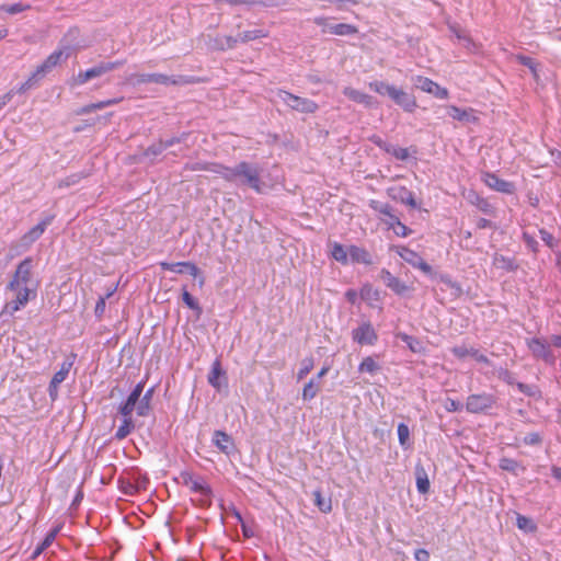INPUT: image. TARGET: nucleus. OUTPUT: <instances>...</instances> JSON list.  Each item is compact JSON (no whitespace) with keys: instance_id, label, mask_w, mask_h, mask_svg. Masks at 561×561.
<instances>
[{"instance_id":"f257e3e1","label":"nucleus","mask_w":561,"mask_h":561,"mask_svg":"<svg viewBox=\"0 0 561 561\" xmlns=\"http://www.w3.org/2000/svg\"><path fill=\"white\" fill-rule=\"evenodd\" d=\"M261 168L257 164L241 161L233 167L217 165L214 173L220 175L225 181L238 186H247L256 193H262Z\"/></svg>"},{"instance_id":"f03ea898","label":"nucleus","mask_w":561,"mask_h":561,"mask_svg":"<svg viewBox=\"0 0 561 561\" xmlns=\"http://www.w3.org/2000/svg\"><path fill=\"white\" fill-rule=\"evenodd\" d=\"M368 87L379 95L388 96L394 102V104L400 106L407 113H413L417 107L415 96L394 84H390L381 80H375L369 82Z\"/></svg>"},{"instance_id":"7ed1b4c3","label":"nucleus","mask_w":561,"mask_h":561,"mask_svg":"<svg viewBox=\"0 0 561 561\" xmlns=\"http://www.w3.org/2000/svg\"><path fill=\"white\" fill-rule=\"evenodd\" d=\"M69 57L68 53H65L62 49H57L53 51L32 73V76L23 82L16 92L24 93L27 90L34 88L38 80L44 78L48 72H50L57 65H59L62 60H66Z\"/></svg>"},{"instance_id":"20e7f679","label":"nucleus","mask_w":561,"mask_h":561,"mask_svg":"<svg viewBox=\"0 0 561 561\" xmlns=\"http://www.w3.org/2000/svg\"><path fill=\"white\" fill-rule=\"evenodd\" d=\"M33 268H34V260L31 256L25 257L22 260L13 275L10 282L7 284V288H36L38 286V283L34 279L33 276Z\"/></svg>"},{"instance_id":"39448f33","label":"nucleus","mask_w":561,"mask_h":561,"mask_svg":"<svg viewBox=\"0 0 561 561\" xmlns=\"http://www.w3.org/2000/svg\"><path fill=\"white\" fill-rule=\"evenodd\" d=\"M5 291L12 293V298L8 299L1 311L2 317H13L15 312L26 307L30 300L37 295L36 288H7Z\"/></svg>"},{"instance_id":"423d86ee","label":"nucleus","mask_w":561,"mask_h":561,"mask_svg":"<svg viewBox=\"0 0 561 561\" xmlns=\"http://www.w3.org/2000/svg\"><path fill=\"white\" fill-rule=\"evenodd\" d=\"M125 65V60H115V61H100L93 67L87 70H80L76 77L72 79V85H82L88 81L99 78L110 71L118 69Z\"/></svg>"},{"instance_id":"0eeeda50","label":"nucleus","mask_w":561,"mask_h":561,"mask_svg":"<svg viewBox=\"0 0 561 561\" xmlns=\"http://www.w3.org/2000/svg\"><path fill=\"white\" fill-rule=\"evenodd\" d=\"M136 83H157L162 85H186L197 82L194 77L191 76H167L163 73H141L136 75Z\"/></svg>"},{"instance_id":"6e6552de","label":"nucleus","mask_w":561,"mask_h":561,"mask_svg":"<svg viewBox=\"0 0 561 561\" xmlns=\"http://www.w3.org/2000/svg\"><path fill=\"white\" fill-rule=\"evenodd\" d=\"M77 358V354L70 353L65 360L60 364V368L56 371L48 385V396L49 399L54 402L59 397V386L67 379L75 362Z\"/></svg>"},{"instance_id":"1a4fd4ad","label":"nucleus","mask_w":561,"mask_h":561,"mask_svg":"<svg viewBox=\"0 0 561 561\" xmlns=\"http://www.w3.org/2000/svg\"><path fill=\"white\" fill-rule=\"evenodd\" d=\"M496 404V397L492 393H472L466 400V410L471 414L486 413Z\"/></svg>"},{"instance_id":"9d476101","label":"nucleus","mask_w":561,"mask_h":561,"mask_svg":"<svg viewBox=\"0 0 561 561\" xmlns=\"http://www.w3.org/2000/svg\"><path fill=\"white\" fill-rule=\"evenodd\" d=\"M277 95L287 106L300 113H314L318 110V104L310 99L295 95L285 90H279Z\"/></svg>"},{"instance_id":"9b49d317","label":"nucleus","mask_w":561,"mask_h":561,"mask_svg":"<svg viewBox=\"0 0 561 561\" xmlns=\"http://www.w3.org/2000/svg\"><path fill=\"white\" fill-rule=\"evenodd\" d=\"M352 339L359 345H374L378 340V334L371 323L365 321L352 330Z\"/></svg>"},{"instance_id":"f8f14e48","label":"nucleus","mask_w":561,"mask_h":561,"mask_svg":"<svg viewBox=\"0 0 561 561\" xmlns=\"http://www.w3.org/2000/svg\"><path fill=\"white\" fill-rule=\"evenodd\" d=\"M482 181L488 187H490L493 191L504 194H513L515 192L514 183L500 179L495 173L483 172Z\"/></svg>"},{"instance_id":"ddd939ff","label":"nucleus","mask_w":561,"mask_h":561,"mask_svg":"<svg viewBox=\"0 0 561 561\" xmlns=\"http://www.w3.org/2000/svg\"><path fill=\"white\" fill-rule=\"evenodd\" d=\"M527 346L536 358H540L548 364L554 363V356L550 351V345L543 340L533 337L527 340Z\"/></svg>"},{"instance_id":"4468645a","label":"nucleus","mask_w":561,"mask_h":561,"mask_svg":"<svg viewBox=\"0 0 561 561\" xmlns=\"http://www.w3.org/2000/svg\"><path fill=\"white\" fill-rule=\"evenodd\" d=\"M415 87L423 92L433 94L437 99H447L448 90L444 87H440L438 83L434 82L430 78L417 76L414 79Z\"/></svg>"},{"instance_id":"2eb2a0df","label":"nucleus","mask_w":561,"mask_h":561,"mask_svg":"<svg viewBox=\"0 0 561 561\" xmlns=\"http://www.w3.org/2000/svg\"><path fill=\"white\" fill-rule=\"evenodd\" d=\"M54 216L49 215L42 219L36 226L25 232L21 238V244L30 248L45 232L46 228L53 222Z\"/></svg>"},{"instance_id":"dca6fc26","label":"nucleus","mask_w":561,"mask_h":561,"mask_svg":"<svg viewBox=\"0 0 561 561\" xmlns=\"http://www.w3.org/2000/svg\"><path fill=\"white\" fill-rule=\"evenodd\" d=\"M188 488L192 492L201 494L202 497L198 501L201 507L211 505L213 490L203 477L197 476Z\"/></svg>"},{"instance_id":"f3484780","label":"nucleus","mask_w":561,"mask_h":561,"mask_svg":"<svg viewBox=\"0 0 561 561\" xmlns=\"http://www.w3.org/2000/svg\"><path fill=\"white\" fill-rule=\"evenodd\" d=\"M213 444L225 455L230 456L236 450V445L231 435L217 430L213 434Z\"/></svg>"},{"instance_id":"a211bd4d","label":"nucleus","mask_w":561,"mask_h":561,"mask_svg":"<svg viewBox=\"0 0 561 561\" xmlns=\"http://www.w3.org/2000/svg\"><path fill=\"white\" fill-rule=\"evenodd\" d=\"M380 280L397 295H404L409 290V286L393 276L388 270L382 268L379 273Z\"/></svg>"},{"instance_id":"6ab92c4d","label":"nucleus","mask_w":561,"mask_h":561,"mask_svg":"<svg viewBox=\"0 0 561 561\" xmlns=\"http://www.w3.org/2000/svg\"><path fill=\"white\" fill-rule=\"evenodd\" d=\"M238 44V38L227 35L208 36L207 46L211 50L225 51L233 49Z\"/></svg>"},{"instance_id":"aec40b11","label":"nucleus","mask_w":561,"mask_h":561,"mask_svg":"<svg viewBox=\"0 0 561 561\" xmlns=\"http://www.w3.org/2000/svg\"><path fill=\"white\" fill-rule=\"evenodd\" d=\"M160 266L164 271H172L179 274L188 273L193 277H197L199 274V268L196 264L188 261L176 263L161 262Z\"/></svg>"},{"instance_id":"412c9836","label":"nucleus","mask_w":561,"mask_h":561,"mask_svg":"<svg viewBox=\"0 0 561 561\" xmlns=\"http://www.w3.org/2000/svg\"><path fill=\"white\" fill-rule=\"evenodd\" d=\"M466 199L473 206H476L480 211L488 216L495 215V207L489 203V201L481 195H479L476 191H469L466 195Z\"/></svg>"},{"instance_id":"4be33fe9","label":"nucleus","mask_w":561,"mask_h":561,"mask_svg":"<svg viewBox=\"0 0 561 561\" xmlns=\"http://www.w3.org/2000/svg\"><path fill=\"white\" fill-rule=\"evenodd\" d=\"M447 114L453 119L462 123H476L478 122V117L474 115V111L472 108H461L456 105H447L446 106Z\"/></svg>"},{"instance_id":"5701e85b","label":"nucleus","mask_w":561,"mask_h":561,"mask_svg":"<svg viewBox=\"0 0 561 561\" xmlns=\"http://www.w3.org/2000/svg\"><path fill=\"white\" fill-rule=\"evenodd\" d=\"M343 94L347 96L353 102H356L358 104H363L365 107L370 108L375 106V100L371 95L364 93L359 90H356L351 87H346L343 90Z\"/></svg>"},{"instance_id":"b1692460","label":"nucleus","mask_w":561,"mask_h":561,"mask_svg":"<svg viewBox=\"0 0 561 561\" xmlns=\"http://www.w3.org/2000/svg\"><path fill=\"white\" fill-rule=\"evenodd\" d=\"M348 255L353 263H362L365 265L374 264L371 254L362 247L351 245L348 248Z\"/></svg>"},{"instance_id":"393cba45","label":"nucleus","mask_w":561,"mask_h":561,"mask_svg":"<svg viewBox=\"0 0 561 561\" xmlns=\"http://www.w3.org/2000/svg\"><path fill=\"white\" fill-rule=\"evenodd\" d=\"M154 393V388H149L138 400L136 404V412L139 416H148L151 411V400Z\"/></svg>"},{"instance_id":"a878e982","label":"nucleus","mask_w":561,"mask_h":561,"mask_svg":"<svg viewBox=\"0 0 561 561\" xmlns=\"http://www.w3.org/2000/svg\"><path fill=\"white\" fill-rule=\"evenodd\" d=\"M164 151L163 145L161 144V139L157 142H153L148 148H146L139 156L138 161L145 162L149 161L153 163L156 158L160 156Z\"/></svg>"},{"instance_id":"bb28decb","label":"nucleus","mask_w":561,"mask_h":561,"mask_svg":"<svg viewBox=\"0 0 561 561\" xmlns=\"http://www.w3.org/2000/svg\"><path fill=\"white\" fill-rule=\"evenodd\" d=\"M394 251L403 261L413 267L423 259L419 253L403 245L394 247Z\"/></svg>"},{"instance_id":"cd10ccee","label":"nucleus","mask_w":561,"mask_h":561,"mask_svg":"<svg viewBox=\"0 0 561 561\" xmlns=\"http://www.w3.org/2000/svg\"><path fill=\"white\" fill-rule=\"evenodd\" d=\"M133 483H129L130 490L125 491V494L133 495L139 490H146L149 483V479L146 474H142L139 470L131 474Z\"/></svg>"},{"instance_id":"c85d7f7f","label":"nucleus","mask_w":561,"mask_h":561,"mask_svg":"<svg viewBox=\"0 0 561 561\" xmlns=\"http://www.w3.org/2000/svg\"><path fill=\"white\" fill-rule=\"evenodd\" d=\"M225 375H226V373L221 368L220 360L216 359L213 363L211 369L207 377L208 383L216 390H220L221 383L219 381V377H221V376L225 377Z\"/></svg>"},{"instance_id":"c756f323","label":"nucleus","mask_w":561,"mask_h":561,"mask_svg":"<svg viewBox=\"0 0 561 561\" xmlns=\"http://www.w3.org/2000/svg\"><path fill=\"white\" fill-rule=\"evenodd\" d=\"M61 529V526L58 525L54 528H51L43 539V541L35 548L33 552V558H36L41 553H43L56 539L57 535L59 534Z\"/></svg>"},{"instance_id":"7c9ffc66","label":"nucleus","mask_w":561,"mask_h":561,"mask_svg":"<svg viewBox=\"0 0 561 561\" xmlns=\"http://www.w3.org/2000/svg\"><path fill=\"white\" fill-rule=\"evenodd\" d=\"M397 337L404 342L408 348L413 353H423L425 351L423 343L415 336L399 332L397 333Z\"/></svg>"},{"instance_id":"2f4dec72","label":"nucleus","mask_w":561,"mask_h":561,"mask_svg":"<svg viewBox=\"0 0 561 561\" xmlns=\"http://www.w3.org/2000/svg\"><path fill=\"white\" fill-rule=\"evenodd\" d=\"M493 265L496 268L505 270L507 272H513L518 267L513 257H508L499 253H495L493 256Z\"/></svg>"},{"instance_id":"473e14b6","label":"nucleus","mask_w":561,"mask_h":561,"mask_svg":"<svg viewBox=\"0 0 561 561\" xmlns=\"http://www.w3.org/2000/svg\"><path fill=\"white\" fill-rule=\"evenodd\" d=\"M268 36V32L264 28H255L251 31H244L238 34V43H248L254 39L264 38Z\"/></svg>"},{"instance_id":"72a5a7b5","label":"nucleus","mask_w":561,"mask_h":561,"mask_svg":"<svg viewBox=\"0 0 561 561\" xmlns=\"http://www.w3.org/2000/svg\"><path fill=\"white\" fill-rule=\"evenodd\" d=\"M328 32L334 35L348 36L358 32L357 27L347 23L332 24L328 27Z\"/></svg>"},{"instance_id":"f704fd0d","label":"nucleus","mask_w":561,"mask_h":561,"mask_svg":"<svg viewBox=\"0 0 561 561\" xmlns=\"http://www.w3.org/2000/svg\"><path fill=\"white\" fill-rule=\"evenodd\" d=\"M378 370H380V366L371 356L365 357L358 365V371L362 374L375 375Z\"/></svg>"},{"instance_id":"c9c22d12","label":"nucleus","mask_w":561,"mask_h":561,"mask_svg":"<svg viewBox=\"0 0 561 561\" xmlns=\"http://www.w3.org/2000/svg\"><path fill=\"white\" fill-rule=\"evenodd\" d=\"M320 385L314 378L310 379L302 389V400L310 401L312 400L319 392Z\"/></svg>"},{"instance_id":"e433bc0d","label":"nucleus","mask_w":561,"mask_h":561,"mask_svg":"<svg viewBox=\"0 0 561 561\" xmlns=\"http://www.w3.org/2000/svg\"><path fill=\"white\" fill-rule=\"evenodd\" d=\"M499 467L504 470L517 474L519 469L525 470V468L515 459L503 457L499 461Z\"/></svg>"},{"instance_id":"4c0bfd02","label":"nucleus","mask_w":561,"mask_h":561,"mask_svg":"<svg viewBox=\"0 0 561 561\" xmlns=\"http://www.w3.org/2000/svg\"><path fill=\"white\" fill-rule=\"evenodd\" d=\"M430 480L424 469L416 470V489L419 493L426 494L430 491Z\"/></svg>"},{"instance_id":"58836bf2","label":"nucleus","mask_w":561,"mask_h":561,"mask_svg":"<svg viewBox=\"0 0 561 561\" xmlns=\"http://www.w3.org/2000/svg\"><path fill=\"white\" fill-rule=\"evenodd\" d=\"M134 428L135 425L131 417H127V420L123 419L122 424L118 426L115 433V438L118 440L126 438L133 432Z\"/></svg>"},{"instance_id":"ea45409f","label":"nucleus","mask_w":561,"mask_h":561,"mask_svg":"<svg viewBox=\"0 0 561 561\" xmlns=\"http://www.w3.org/2000/svg\"><path fill=\"white\" fill-rule=\"evenodd\" d=\"M332 257L341 264L347 263L348 249L346 250L342 244L334 242L331 250Z\"/></svg>"},{"instance_id":"a19ab883","label":"nucleus","mask_w":561,"mask_h":561,"mask_svg":"<svg viewBox=\"0 0 561 561\" xmlns=\"http://www.w3.org/2000/svg\"><path fill=\"white\" fill-rule=\"evenodd\" d=\"M30 8H31L30 4H26L23 2H18V3H12V4H2L0 7V10L7 12L8 14L13 15V14L24 12V11L28 10Z\"/></svg>"},{"instance_id":"79ce46f5","label":"nucleus","mask_w":561,"mask_h":561,"mask_svg":"<svg viewBox=\"0 0 561 561\" xmlns=\"http://www.w3.org/2000/svg\"><path fill=\"white\" fill-rule=\"evenodd\" d=\"M314 503L318 508L323 513H329L332 510L331 500H325L320 490L313 492Z\"/></svg>"},{"instance_id":"37998d69","label":"nucleus","mask_w":561,"mask_h":561,"mask_svg":"<svg viewBox=\"0 0 561 561\" xmlns=\"http://www.w3.org/2000/svg\"><path fill=\"white\" fill-rule=\"evenodd\" d=\"M314 366V362L312 357H306L300 363V368L297 373V379L301 380L304 379L312 369Z\"/></svg>"},{"instance_id":"c03bdc74","label":"nucleus","mask_w":561,"mask_h":561,"mask_svg":"<svg viewBox=\"0 0 561 561\" xmlns=\"http://www.w3.org/2000/svg\"><path fill=\"white\" fill-rule=\"evenodd\" d=\"M398 439L401 447H409L410 430L405 423H399L398 425Z\"/></svg>"},{"instance_id":"a18cd8bd","label":"nucleus","mask_w":561,"mask_h":561,"mask_svg":"<svg viewBox=\"0 0 561 561\" xmlns=\"http://www.w3.org/2000/svg\"><path fill=\"white\" fill-rule=\"evenodd\" d=\"M220 163H208V162H193L185 165L186 170L191 171H209L214 173V169Z\"/></svg>"},{"instance_id":"49530a36","label":"nucleus","mask_w":561,"mask_h":561,"mask_svg":"<svg viewBox=\"0 0 561 561\" xmlns=\"http://www.w3.org/2000/svg\"><path fill=\"white\" fill-rule=\"evenodd\" d=\"M182 300L183 302L192 310L196 311L197 313L202 312V308L197 300L186 290V288H183L182 293Z\"/></svg>"},{"instance_id":"de8ad7c7","label":"nucleus","mask_w":561,"mask_h":561,"mask_svg":"<svg viewBox=\"0 0 561 561\" xmlns=\"http://www.w3.org/2000/svg\"><path fill=\"white\" fill-rule=\"evenodd\" d=\"M136 404V401L127 398L126 401L119 405L118 412L127 420V417H131L133 411L137 408Z\"/></svg>"},{"instance_id":"09e8293b","label":"nucleus","mask_w":561,"mask_h":561,"mask_svg":"<svg viewBox=\"0 0 561 561\" xmlns=\"http://www.w3.org/2000/svg\"><path fill=\"white\" fill-rule=\"evenodd\" d=\"M495 375L497 376L499 379L503 380L507 385L515 386V383L517 382L513 373H511L506 368H503V367L496 368Z\"/></svg>"},{"instance_id":"8fccbe9b","label":"nucleus","mask_w":561,"mask_h":561,"mask_svg":"<svg viewBox=\"0 0 561 561\" xmlns=\"http://www.w3.org/2000/svg\"><path fill=\"white\" fill-rule=\"evenodd\" d=\"M387 153L392 154L396 159L404 161L409 158V151L407 148L397 147L393 145H389Z\"/></svg>"},{"instance_id":"3c124183","label":"nucleus","mask_w":561,"mask_h":561,"mask_svg":"<svg viewBox=\"0 0 561 561\" xmlns=\"http://www.w3.org/2000/svg\"><path fill=\"white\" fill-rule=\"evenodd\" d=\"M369 206L377 213L381 214V215H385V216H389L391 213H392V207L391 205L387 204V203H380L378 201H370V204Z\"/></svg>"},{"instance_id":"603ef678","label":"nucleus","mask_w":561,"mask_h":561,"mask_svg":"<svg viewBox=\"0 0 561 561\" xmlns=\"http://www.w3.org/2000/svg\"><path fill=\"white\" fill-rule=\"evenodd\" d=\"M516 58L520 65L529 68V70L533 72V75L535 77H537V64L531 57L518 55Z\"/></svg>"},{"instance_id":"864d4df0","label":"nucleus","mask_w":561,"mask_h":561,"mask_svg":"<svg viewBox=\"0 0 561 561\" xmlns=\"http://www.w3.org/2000/svg\"><path fill=\"white\" fill-rule=\"evenodd\" d=\"M188 135H190L188 133H182L180 136H174L167 140L161 139V144L163 145V148L165 150L176 144L185 141L187 139Z\"/></svg>"},{"instance_id":"5fc2aeb1","label":"nucleus","mask_w":561,"mask_h":561,"mask_svg":"<svg viewBox=\"0 0 561 561\" xmlns=\"http://www.w3.org/2000/svg\"><path fill=\"white\" fill-rule=\"evenodd\" d=\"M515 386L522 393H524L528 397H535L538 392L537 387L533 386V385L516 382Z\"/></svg>"},{"instance_id":"6e6d98bb","label":"nucleus","mask_w":561,"mask_h":561,"mask_svg":"<svg viewBox=\"0 0 561 561\" xmlns=\"http://www.w3.org/2000/svg\"><path fill=\"white\" fill-rule=\"evenodd\" d=\"M444 408L447 412H458L462 410L463 405L460 401L447 398L444 402Z\"/></svg>"},{"instance_id":"4d7b16f0","label":"nucleus","mask_w":561,"mask_h":561,"mask_svg":"<svg viewBox=\"0 0 561 561\" xmlns=\"http://www.w3.org/2000/svg\"><path fill=\"white\" fill-rule=\"evenodd\" d=\"M539 236L547 247L553 249L556 245H558V241H556L554 237L547 230L540 229Z\"/></svg>"},{"instance_id":"13d9d810","label":"nucleus","mask_w":561,"mask_h":561,"mask_svg":"<svg viewBox=\"0 0 561 561\" xmlns=\"http://www.w3.org/2000/svg\"><path fill=\"white\" fill-rule=\"evenodd\" d=\"M523 241L530 251L537 252L538 241L529 232L525 231L523 233Z\"/></svg>"},{"instance_id":"bf43d9fd","label":"nucleus","mask_w":561,"mask_h":561,"mask_svg":"<svg viewBox=\"0 0 561 561\" xmlns=\"http://www.w3.org/2000/svg\"><path fill=\"white\" fill-rule=\"evenodd\" d=\"M517 526H518V528L524 529V530H534L535 529V525L531 522V519H529L528 517L523 516V515L517 516Z\"/></svg>"},{"instance_id":"052dcab7","label":"nucleus","mask_w":561,"mask_h":561,"mask_svg":"<svg viewBox=\"0 0 561 561\" xmlns=\"http://www.w3.org/2000/svg\"><path fill=\"white\" fill-rule=\"evenodd\" d=\"M196 477L197 476L193 474L190 471H182L176 480L178 482H181L183 485L190 486Z\"/></svg>"},{"instance_id":"680f3d73","label":"nucleus","mask_w":561,"mask_h":561,"mask_svg":"<svg viewBox=\"0 0 561 561\" xmlns=\"http://www.w3.org/2000/svg\"><path fill=\"white\" fill-rule=\"evenodd\" d=\"M451 353L457 358H465L466 356H470V348L466 347L465 345H457L451 348Z\"/></svg>"},{"instance_id":"e2e57ef3","label":"nucleus","mask_w":561,"mask_h":561,"mask_svg":"<svg viewBox=\"0 0 561 561\" xmlns=\"http://www.w3.org/2000/svg\"><path fill=\"white\" fill-rule=\"evenodd\" d=\"M144 388H145V381L138 382L134 387V389L131 390V392L129 393V396L127 398L133 399L134 401L138 402L139 398L142 396Z\"/></svg>"},{"instance_id":"0e129e2a","label":"nucleus","mask_w":561,"mask_h":561,"mask_svg":"<svg viewBox=\"0 0 561 561\" xmlns=\"http://www.w3.org/2000/svg\"><path fill=\"white\" fill-rule=\"evenodd\" d=\"M414 268L422 271L425 275H427L432 278L436 276V274L433 271V267L428 263H426L423 259L417 263V265Z\"/></svg>"},{"instance_id":"69168bd1","label":"nucleus","mask_w":561,"mask_h":561,"mask_svg":"<svg viewBox=\"0 0 561 561\" xmlns=\"http://www.w3.org/2000/svg\"><path fill=\"white\" fill-rule=\"evenodd\" d=\"M403 193H404V195L401 196L402 203H404L413 208H416L417 204L414 198V194L405 188H403Z\"/></svg>"},{"instance_id":"338daca9","label":"nucleus","mask_w":561,"mask_h":561,"mask_svg":"<svg viewBox=\"0 0 561 561\" xmlns=\"http://www.w3.org/2000/svg\"><path fill=\"white\" fill-rule=\"evenodd\" d=\"M392 230L399 237H408L412 233V230L401 221L397 222V226Z\"/></svg>"},{"instance_id":"774afa93","label":"nucleus","mask_w":561,"mask_h":561,"mask_svg":"<svg viewBox=\"0 0 561 561\" xmlns=\"http://www.w3.org/2000/svg\"><path fill=\"white\" fill-rule=\"evenodd\" d=\"M369 140L375 145L377 146L378 148H380L381 150H383L385 152L388 150V147H389V142L385 141L381 137H379L378 135H373Z\"/></svg>"}]
</instances>
